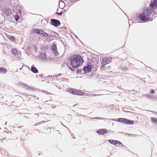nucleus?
<instances>
[{
    "label": "nucleus",
    "instance_id": "obj_5",
    "mask_svg": "<svg viewBox=\"0 0 157 157\" xmlns=\"http://www.w3.org/2000/svg\"><path fill=\"white\" fill-rule=\"evenodd\" d=\"M33 33L40 35L41 36H45L48 34L43 30L39 29H34L32 30Z\"/></svg>",
    "mask_w": 157,
    "mask_h": 157
},
{
    "label": "nucleus",
    "instance_id": "obj_1",
    "mask_svg": "<svg viewBox=\"0 0 157 157\" xmlns=\"http://www.w3.org/2000/svg\"><path fill=\"white\" fill-rule=\"evenodd\" d=\"M83 62V58L80 56L77 55L71 59V63L73 67L76 68L82 65Z\"/></svg>",
    "mask_w": 157,
    "mask_h": 157
},
{
    "label": "nucleus",
    "instance_id": "obj_3",
    "mask_svg": "<svg viewBox=\"0 0 157 157\" xmlns=\"http://www.w3.org/2000/svg\"><path fill=\"white\" fill-rule=\"evenodd\" d=\"M66 91L74 95L82 96L84 94V93L82 91L74 89L68 88L66 90Z\"/></svg>",
    "mask_w": 157,
    "mask_h": 157
},
{
    "label": "nucleus",
    "instance_id": "obj_13",
    "mask_svg": "<svg viewBox=\"0 0 157 157\" xmlns=\"http://www.w3.org/2000/svg\"><path fill=\"white\" fill-rule=\"evenodd\" d=\"M7 69L3 67H0V73L5 74L7 72Z\"/></svg>",
    "mask_w": 157,
    "mask_h": 157
},
{
    "label": "nucleus",
    "instance_id": "obj_8",
    "mask_svg": "<svg viewBox=\"0 0 157 157\" xmlns=\"http://www.w3.org/2000/svg\"><path fill=\"white\" fill-rule=\"evenodd\" d=\"M91 65H88L83 68V71H84L85 73H88L91 71Z\"/></svg>",
    "mask_w": 157,
    "mask_h": 157
},
{
    "label": "nucleus",
    "instance_id": "obj_11",
    "mask_svg": "<svg viewBox=\"0 0 157 157\" xmlns=\"http://www.w3.org/2000/svg\"><path fill=\"white\" fill-rule=\"evenodd\" d=\"M107 132V130L105 129H99L97 131L98 133L100 135H103L105 133Z\"/></svg>",
    "mask_w": 157,
    "mask_h": 157
},
{
    "label": "nucleus",
    "instance_id": "obj_10",
    "mask_svg": "<svg viewBox=\"0 0 157 157\" xmlns=\"http://www.w3.org/2000/svg\"><path fill=\"white\" fill-rule=\"evenodd\" d=\"M4 13L6 16H9L11 14L12 11L9 8H6L4 10Z\"/></svg>",
    "mask_w": 157,
    "mask_h": 157
},
{
    "label": "nucleus",
    "instance_id": "obj_22",
    "mask_svg": "<svg viewBox=\"0 0 157 157\" xmlns=\"http://www.w3.org/2000/svg\"><path fill=\"white\" fill-rule=\"evenodd\" d=\"M57 14L59 15H61L62 14V12H60V13H58Z\"/></svg>",
    "mask_w": 157,
    "mask_h": 157
},
{
    "label": "nucleus",
    "instance_id": "obj_15",
    "mask_svg": "<svg viewBox=\"0 0 157 157\" xmlns=\"http://www.w3.org/2000/svg\"><path fill=\"white\" fill-rule=\"evenodd\" d=\"M31 70L32 72L34 73H37L38 72L37 69L35 67H32L31 68Z\"/></svg>",
    "mask_w": 157,
    "mask_h": 157
},
{
    "label": "nucleus",
    "instance_id": "obj_21",
    "mask_svg": "<svg viewBox=\"0 0 157 157\" xmlns=\"http://www.w3.org/2000/svg\"><path fill=\"white\" fill-rule=\"evenodd\" d=\"M155 91L153 90H151L150 91V93L151 94L154 93H155Z\"/></svg>",
    "mask_w": 157,
    "mask_h": 157
},
{
    "label": "nucleus",
    "instance_id": "obj_14",
    "mask_svg": "<svg viewBox=\"0 0 157 157\" xmlns=\"http://www.w3.org/2000/svg\"><path fill=\"white\" fill-rule=\"evenodd\" d=\"M18 51L16 48H13L12 50V53L15 56L18 54Z\"/></svg>",
    "mask_w": 157,
    "mask_h": 157
},
{
    "label": "nucleus",
    "instance_id": "obj_17",
    "mask_svg": "<svg viewBox=\"0 0 157 157\" xmlns=\"http://www.w3.org/2000/svg\"><path fill=\"white\" fill-rule=\"evenodd\" d=\"M52 52L57 50V47L56 45L55 44H53L52 46Z\"/></svg>",
    "mask_w": 157,
    "mask_h": 157
},
{
    "label": "nucleus",
    "instance_id": "obj_4",
    "mask_svg": "<svg viewBox=\"0 0 157 157\" xmlns=\"http://www.w3.org/2000/svg\"><path fill=\"white\" fill-rule=\"evenodd\" d=\"M117 121L130 125L133 124L134 123V121H133L128 120L127 119L124 118H119L117 120Z\"/></svg>",
    "mask_w": 157,
    "mask_h": 157
},
{
    "label": "nucleus",
    "instance_id": "obj_20",
    "mask_svg": "<svg viewBox=\"0 0 157 157\" xmlns=\"http://www.w3.org/2000/svg\"><path fill=\"white\" fill-rule=\"evenodd\" d=\"M54 54H55V55L56 56H57L59 55V54L57 52V50H56L55 51L52 52Z\"/></svg>",
    "mask_w": 157,
    "mask_h": 157
},
{
    "label": "nucleus",
    "instance_id": "obj_9",
    "mask_svg": "<svg viewBox=\"0 0 157 157\" xmlns=\"http://www.w3.org/2000/svg\"><path fill=\"white\" fill-rule=\"evenodd\" d=\"M108 141L110 143L113 144L114 145L116 144H117L118 145H120L121 144V143L119 141L115 140H113L112 139L109 140H108Z\"/></svg>",
    "mask_w": 157,
    "mask_h": 157
},
{
    "label": "nucleus",
    "instance_id": "obj_2",
    "mask_svg": "<svg viewBox=\"0 0 157 157\" xmlns=\"http://www.w3.org/2000/svg\"><path fill=\"white\" fill-rule=\"evenodd\" d=\"M149 9L146 8L144 9V12L140 13L137 17L140 21L142 22H146L150 19V14L148 12Z\"/></svg>",
    "mask_w": 157,
    "mask_h": 157
},
{
    "label": "nucleus",
    "instance_id": "obj_16",
    "mask_svg": "<svg viewBox=\"0 0 157 157\" xmlns=\"http://www.w3.org/2000/svg\"><path fill=\"white\" fill-rule=\"evenodd\" d=\"M9 39L11 41L13 42H15V38L13 36H10L9 37Z\"/></svg>",
    "mask_w": 157,
    "mask_h": 157
},
{
    "label": "nucleus",
    "instance_id": "obj_18",
    "mask_svg": "<svg viewBox=\"0 0 157 157\" xmlns=\"http://www.w3.org/2000/svg\"><path fill=\"white\" fill-rule=\"evenodd\" d=\"M151 120L153 123H157V118L155 119L154 118L152 117L151 118Z\"/></svg>",
    "mask_w": 157,
    "mask_h": 157
},
{
    "label": "nucleus",
    "instance_id": "obj_19",
    "mask_svg": "<svg viewBox=\"0 0 157 157\" xmlns=\"http://www.w3.org/2000/svg\"><path fill=\"white\" fill-rule=\"evenodd\" d=\"M14 18L16 21H18L19 19V16L17 15H16L14 16Z\"/></svg>",
    "mask_w": 157,
    "mask_h": 157
},
{
    "label": "nucleus",
    "instance_id": "obj_6",
    "mask_svg": "<svg viewBox=\"0 0 157 157\" xmlns=\"http://www.w3.org/2000/svg\"><path fill=\"white\" fill-rule=\"evenodd\" d=\"M111 62L109 57L103 58L101 60V68H103L106 65Z\"/></svg>",
    "mask_w": 157,
    "mask_h": 157
},
{
    "label": "nucleus",
    "instance_id": "obj_7",
    "mask_svg": "<svg viewBox=\"0 0 157 157\" xmlns=\"http://www.w3.org/2000/svg\"><path fill=\"white\" fill-rule=\"evenodd\" d=\"M51 24L55 27H57L60 25L59 21L55 19H52L51 20Z\"/></svg>",
    "mask_w": 157,
    "mask_h": 157
},
{
    "label": "nucleus",
    "instance_id": "obj_12",
    "mask_svg": "<svg viewBox=\"0 0 157 157\" xmlns=\"http://www.w3.org/2000/svg\"><path fill=\"white\" fill-rule=\"evenodd\" d=\"M157 5V0H154L150 3V6L151 8H156Z\"/></svg>",
    "mask_w": 157,
    "mask_h": 157
}]
</instances>
